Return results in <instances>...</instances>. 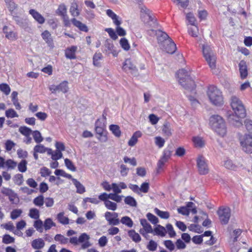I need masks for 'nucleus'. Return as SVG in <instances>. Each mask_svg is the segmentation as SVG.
Listing matches in <instances>:
<instances>
[{"instance_id":"nucleus-1","label":"nucleus","mask_w":252,"mask_h":252,"mask_svg":"<svg viewBox=\"0 0 252 252\" xmlns=\"http://www.w3.org/2000/svg\"><path fill=\"white\" fill-rule=\"evenodd\" d=\"M179 83L186 90L195 94L196 85L189 72L185 69L179 70L178 73Z\"/></svg>"},{"instance_id":"nucleus-2","label":"nucleus","mask_w":252,"mask_h":252,"mask_svg":"<svg viewBox=\"0 0 252 252\" xmlns=\"http://www.w3.org/2000/svg\"><path fill=\"white\" fill-rule=\"evenodd\" d=\"M209 125L211 128L220 136L223 137L227 129L224 119L218 115L211 116L209 119Z\"/></svg>"},{"instance_id":"nucleus-3","label":"nucleus","mask_w":252,"mask_h":252,"mask_svg":"<svg viewBox=\"0 0 252 252\" xmlns=\"http://www.w3.org/2000/svg\"><path fill=\"white\" fill-rule=\"evenodd\" d=\"M207 95L212 104L220 106L223 104V97L221 92L216 86H210L208 88Z\"/></svg>"},{"instance_id":"nucleus-4","label":"nucleus","mask_w":252,"mask_h":252,"mask_svg":"<svg viewBox=\"0 0 252 252\" xmlns=\"http://www.w3.org/2000/svg\"><path fill=\"white\" fill-rule=\"evenodd\" d=\"M160 37L158 38V40L162 42V47L167 53L173 54L176 50V45L173 40L169 37L165 32L159 31Z\"/></svg>"},{"instance_id":"nucleus-5","label":"nucleus","mask_w":252,"mask_h":252,"mask_svg":"<svg viewBox=\"0 0 252 252\" xmlns=\"http://www.w3.org/2000/svg\"><path fill=\"white\" fill-rule=\"evenodd\" d=\"M231 106L238 118H244L246 116V111L241 100L235 96L231 97Z\"/></svg>"},{"instance_id":"nucleus-6","label":"nucleus","mask_w":252,"mask_h":252,"mask_svg":"<svg viewBox=\"0 0 252 252\" xmlns=\"http://www.w3.org/2000/svg\"><path fill=\"white\" fill-rule=\"evenodd\" d=\"M202 52L204 57L211 69L216 68V57L214 55L212 50L208 45H202Z\"/></svg>"},{"instance_id":"nucleus-7","label":"nucleus","mask_w":252,"mask_h":252,"mask_svg":"<svg viewBox=\"0 0 252 252\" xmlns=\"http://www.w3.org/2000/svg\"><path fill=\"white\" fill-rule=\"evenodd\" d=\"M242 150L247 154L252 153V136L245 134L239 137Z\"/></svg>"},{"instance_id":"nucleus-8","label":"nucleus","mask_w":252,"mask_h":252,"mask_svg":"<svg viewBox=\"0 0 252 252\" xmlns=\"http://www.w3.org/2000/svg\"><path fill=\"white\" fill-rule=\"evenodd\" d=\"M198 172L200 175H206L209 172V168L205 158L200 155L196 159Z\"/></svg>"},{"instance_id":"nucleus-9","label":"nucleus","mask_w":252,"mask_h":252,"mask_svg":"<svg viewBox=\"0 0 252 252\" xmlns=\"http://www.w3.org/2000/svg\"><path fill=\"white\" fill-rule=\"evenodd\" d=\"M230 209L229 208L220 207L217 211L220 220L222 224L228 223L230 217Z\"/></svg>"},{"instance_id":"nucleus-10","label":"nucleus","mask_w":252,"mask_h":252,"mask_svg":"<svg viewBox=\"0 0 252 252\" xmlns=\"http://www.w3.org/2000/svg\"><path fill=\"white\" fill-rule=\"evenodd\" d=\"M123 69L125 71H129L131 74L135 75L137 74V69L130 59L126 60L123 66Z\"/></svg>"},{"instance_id":"nucleus-11","label":"nucleus","mask_w":252,"mask_h":252,"mask_svg":"<svg viewBox=\"0 0 252 252\" xmlns=\"http://www.w3.org/2000/svg\"><path fill=\"white\" fill-rule=\"evenodd\" d=\"M95 125V130L96 134L98 135L97 138L101 142H106L108 139L106 135L107 131L102 127L96 126L97 122H96Z\"/></svg>"},{"instance_id":"nucleus-12","label":"nucleus","mask_w":252,"mask_h":252,"mask_svg":"<svg viewBox=\"0 0 252 252\" xmlns=\"http://www.w3.org/2000/svg\"><path fill=\"white\" fill-rule=\"evenodd\" d=\"M146 16L148 17L147 21L145 22V25L147 28L156 29L158 27L157 19H155L149 13H146Z\"/></svg>"},{"instance_id":"nucleus-13","label":"nucleus","mask_w":252,"mask_h":252,"mask_svg":"<svg viewBox=\"0 0 252 252\" xmlns=\"http://www.w3.org/2000/svg\"><path fill=\"white\" fill-rule=\"evenodd\" d=\"M41 36L49 47L52 48L54 47L53 38L48 31L45 30L42 32Z\"/></svg>"},{"instance_id":"nucleus-14","label":"nucleus","mask_w":252,"mask_h":252,"mask_svg":"<svg viewBox=\"0 0 252 252\" xmlns=\"http://www.w3.org/2000/svg\"><path fill=\"white\" fill-rule=\"evenodd\" d=\"M239 71L242 79H245L248 76V69L246 62L242 60L239 63Z\"/></svg>"},{"instance_id":"nucleus-15","label":"nucleus","mask_w":252,"mask_h":252,"mask_svg":"<svg viewBox=\"0 0 252 252\" xmlns=\"http://www.w3.org/2000/svg\"><path fill=\"white\" fill-rule=\"evenodd\" d=\"M29 13L32 15L33 18L37 21L39 24H43L45 22L44 18L38 12L34 9H31Z\"/></svg>"},{"instance_id":"nucleus-16","label":"nucleus","mask_w":252,"mask_h":252,"mask_svg":"<svg viewBox=\"0 0 252 252\" xmlns=\"http://www.w3.org/2000/svg\"><path fill=\"white\" fill-rule=\"evenodd\" d=\"M77 50V47L72 46L70 48H67L65 52V55L66 58L69 59H75V52Z\"/></svg>"},{"instance_id":"nucleus-17","label":"nucleus","mask_w":252,"mask_h":252,"mask_svg":"<svg viewBox=\"0 0 252 252\" xmlns=\"http://www.w3.org/2000/svg\"><path fill=\"white\" fill-rule=\"evenodd\" d=\"M71 21L73 25L77 27L80 31L85 32H87L88 31V28L85 24L82 23L75 18L72 19Z\"/></svg>"},{"instance_id":"nucleus-18","label":"nucleus","mask_w":252,"mask_h":252,"mask_svg":"<svg viewBox=\"0 0 252 252\" xmlns=\"http://www.w3.org/2000/svg\"><path fill=\"white\" fill-rule=\"evenodd\" d=\"M44 245L45 243L41 238L34 239L32 242V246L34 249H41Z\"/></svg>"},{"instance_id":"nucleus-19","label":"nucleus","mask_w":252,"mask_h":252,"mask_svg":"<svg viewBox=\"0 0 252 252\" xmlns=\"http://www.w3.org/2000/svg\"><path fill=\"white\" fill-rule=\"evenodd\" d=\"M72 181L73 184L76 188V192L80 194H82L86 191L85 187L80 183L77 179H72Z\"/></svg>"},{"instance_id":"nucleus-20","label":"nucleus","mask_w":252,"mask_h":252,"mask_svg":"<svg viewBox=\"0 0 252 252\" xmlns=\"http://www.w3.org/2000/svg\"><path fill=\"white\" fill-rule=\"evenodd\" d=\"M140 224L143 227L144 230L146 233H153V229L151 225L149 223L147 220L145 219H142L140 220Z\"/></svg>"},{"instance_id":"nucleus-21","label":"nucleus","mask_w":252,"mask_h":252,"mask_svg":"<svg viewBox=\"0 0 252 252\" xmlns=\"http://www.w3.org/2000/svg\"><path fill=\"white\" fill-rule=\"evenodd\" d=\"M13 19L21 27L26 29L28 27V23L26 21L18 16H13Z\"/></svg>"},{"instance_id":"nucleus-22","label":"nucleus","mask_w":252,"mask_h":252,"mask_svg":"<svg viewBox=\"0 0 252 252\" xmlns=\"http://www.w3.org/2000/svg\"><path fill=\"white\" fill-rule=\"evenodd\" d=\"M57 92H61L63 93H66L68 90V82L67 81H63L61 82L59 85H57Z\"/></svg>"},{"instance_id":"nucleus-23","label":"nucleus","mask_w":252,"mask_h":252,"mask_svg":"<svg viewBox=\"0 0 252 252\" xmlns=\"http://www.w3.org/2000/svg\"><path fill=\"white\" fill-rule=\"evenodd\" d=\"M154 231L155 232L154 235H159L161 237L165 236L166 232L165 228L160 224L157 225L156 227L153 230V232Z\"/></svg>"},{"instance_id":"nucleus-24","label":"nucleus","mask_w":252,"mask_h":252,"mask_svg":"<svg viewBox=\"0 0 252 252\" xmlns=\"http://www.w3.org/2000/svg\"><path fill=\"white\" fill-rule=\"evenodd\" d=\"M128 235L135 243H138L141 240L139 234L138 233H136L134 230H129L128 231Z\"/></svg>"},{"instance_id":"nucleus-25","label":"nucleus","mask_w":252,"mask_h":252,"mask_svg":"<svg viewBox=\"0 0 252 252\" xmlns=\"http://www.w3.org/2000/svg\"><path fill=\"white\" fill-rule=\"evenodd\" d=\"M3 32L5 34V37L10 40H14L16 39V33L12 31H8V28L4 26L3 28Z\"/></svg>"},{"instance_id":"nucleus-26","label":"nucleus","mask_w":252,"mask_h":252,"mask_svg":"<svg viewBox=\"0 0 252 252\" xmlns=\"http://www.w3.org/2000/svg\"><path fill=\"white\" fill-rule=\"evenodd\" d=\"M162 130L166 136L168 137L171 136L172 132L170 124L168 122H165L162 126Z\"/></svg>"},{"instance_id":"nucleus-27","label":"nucleus","mask_w":252,"mask_h":252,"mask_svg":"<svg viewBox=\"0 0 252 252\" xmlns=\"http://www.w3.org/2000/svg\"><path fill=\"white\" fill-rule=\"evenodd\" d=\"M78 4L76 2H73L70 8V12L73 17H77L79 15L80 12L78 8Z\"/></svg>"},{"instance_id":"nucleus-28","label":"nucleus","mask_w":252,"mask_h":252,"mask_svg":"<svg viewBox=\"0 0 252 252\" xmlns=\"http://www.w3.org/2000/svg\"><path fill=\"white\" fill-rule=\"evenodd\" d=\"M109 129L112 133L117 137H120L121 135L120 127L117 125H111L109 126Z\"/></svg>"},{"instance_id":"nucleus-29","label":"nucleus","mask_w":252,"mask_h":252,"mask_svg":"<svg viewBox=\"0 0 252 252\" xmlns=\"http://www.w3.org/2000/svg\"><path fill=\"white\" fill-rule=\"evenodd\" d=\"M57 219L58 221L63 224H67L69 223V219L64 216V212H60L57 215Z\"/></svg>"},{"instance_id":"nucleus-30","label":"nucleus","mask_w":252,"mask_h":252,"mask_svg":"<svg viewBox=\"0 0 252 252\" xmlns=\"http://www.w3.org/2000/svg\"><path fill=\"white\" fill-rule=\"evenodd\" d=\"M154 211L155 213L160 217L161 219H167L169 218V213L167 211H162L158 209L157 208H155Z\"/></svg>"},{"instance_id":"nucleus-31","label":"nucleus","mask_w":252,"mask_h":252,"mask_svg":"<svg viewBox=\"0 0 252 252\" xmlns=\"http://www.w3.org/2000/svg\"><path fill=\"white\" fill-rule=\"evenodd\" d=\"M102 59V55L100 53H95L93 56V64L94 66L100 67V63L99 62Z\"/></svg>"},{"instance_id":"nucleus-32","label":"nucleus","mask_w":252,"mask_h":252,"mask_svg":"<svg viewBox=\"0 0 252 252\" xmlns=\"http://www.w3.org/2000/svg\"><path fill=\"white\" fill-rule=\"evenodd\" d=\"M56 223L54 222L51 218L46 219L44 222V227L45 230H49L53 226H56Z\"/></svg>"},{"instance_id":"nucleus-33","label":"nucleus","mask_w":252,"mask_h":252,"mask_svg":"<svg viewBox=\"0 0 252 252\" xmlns=\"http://www.w3.org/2000/svg\"><path fill=\"white\" fill-rule=\"evenodd\" d=\"M125 203L131 207H136L137 206V202L135 199L131 196H127L125 197L124 200Z\"/></svg>"},{"instance_id":"nucleus-34","label":"nucleus","mask_w":252,"mask_h":252,"mask_svg":"<svg viewBox=\"0 0 252 252\" xmlns=\"http://www.w3.org/2000/svg\"><path fill=\"white\" fill-rule=\"evenodd\" d=\"M54 239L56 241L60 242L61 244H66L68 242V238L60 234L56 235Z\"/></svg>"},{"instance_id":"nucleus-35","label":"nucleus","mask_w":252,"mask_h":252,"mask_svg":"<svg viewBox=\"0 0 252 252\" xmlns=\"http://www.w3.org/2000/svg\"><path fill=\"white\" fill-rule=\"evenodd\" d=\"M33 226L36 228V229L39 232L42 233L43 231L44 223H43L42 221L41 220L37 219L34 222Z\"/></svg>"},{"instance_id":"nucleus-36","label":"nucleus","mask_w":252,"mask_h":252,"mask_svg":"<svg viewBox=\"0 0 252 252\" xmlns=\"http://www.w3.org/2000/svg\"><path fill=\"white\" fill-rule=\"evenodd\" d=\"M14 183L18 186L22 185L24 182L23 176L21 174H17L13 177Z\"/></svg>"},{"instance_id":"nucleus-37","label":"nucleus","mask_w":252,"mask_h":252,"mask_svg":"<svg viewBox=\"0 0 252 252\" xmlns=\"http://www.w3.org/2000/svg\"><path fill=\"white\" fill-rule=\"evenodd\" d=\"M121 222L129 227H131L133 224L132 220L127 216L122 217L121 220Z\"/></svg>"},{"instance_id":"nucleus-38","label":"nucleus","mask_w":252,"mask_h":252,"mask_svg":"<svg viewBox=\"0 0 252 252\" xmlns=\"http://www.w3.org/2000/svg\"><path fill=\"white\" fill-rule=\"evenodd\" d=\"M192 140L195 146L196 147L201 148L204 145V141L200 137H194L192 138Z\"/></svg>"},{"instance_id":"nucleus-39","label":"nucleus","mask_w":252,"mask_h":252,"mask_svg":"<svg viewBox=\"0 0 252 252\" xmlns=\"http://www.w3.org/2000/svg\"><path fill=\"white\" fill-rule=\"evenodd\" d=\"M33 137L34 141L37 143H39L43 140L40 132L38 130H35L32 132Z\"/></svg>"},{"instance_id":"nucleus-40","label":"nucleus","mask_w":252,"mask_h":252,"mask_svg":"<svg viewBox=\"0 0 252 252\" xmlns=\"http://www.w3.org/2000/svg\"><path fill=\"white\" fill-rule=\"evenodd\" d=\"M19 132L25 136H30L32 132V129L26 126H21L19 129Z\"/></svg>"},{"instance_id":"nucleus-41","label":"nucleus","mask_w":252,"mask_h":252,"mask_svg":"<svg viewBox=\"0 0 252 252\" xmlns=\"http://www.w3.org/2000/svg\"><path fill=\"white\" fill-rule=\"evenodd\" d=\"M29 215L31 218L37 220L39 218V212L36 208H32L30 210Z\"/></svg>"},{"instance_id":"nucleus-42","label":"nucleus","mask_w":252,"mask_h":252,"mask_svg":"<svg viewBox=\"0 0 252 252\" xmlns=\"http://www.w3.org/2000/svg\"><path fill=\"white\" fill-rule=\"evenodd\" d=\"M15 239L9 234H5L2 237V243L5 244H11L14 242Z\"/></svg>"},{"instance_id":"nucleus-43","label":"nucleus","mask_w":252,"mask_h":252,"mask_svg":"<svg viewBox=\"0 0 252 252\" xmlns=\"http://www.w3.org/2000/svg\"><path fill=\"white\" fill-rule=\"evenodd\" d=\"M120 44L122 48L128 51L130 48V46L128 40L125 37L122 38L120 41Z\"/></svg>"},{"instance_id":"nucleus-44","label":"nucleus","mask_w":252,"mask_h":252,"mask_svg":"<svg viewBox=\"0 0 252 252\" xmlns=\"http://www.w3.org/2000/svg\"><path fill=\"white\" fill-rule=\"evenodd\" d=\"M27 161L25 159H23L18 165V168L19 171L25 172L27 171Z\"/></svg>"},{"instance_id":"nucleus-45","label":"nucleus","mask_w":252,"mask_h":252,"mask_svg":"<svg viewBox=\"0 0 252 252\" xmlns=\"http://www.w3.org/2000/svg\"><path fill=\"white\" fill-rule=\"evenodd\" d=\"M148 220L153 224H157L158 222V218L151 213H148L146 215Z\"/></svg>"},{"instance_id":"nucleus-46","label":"nucleus","mask_w":252,"mask_h":252,"mask_svg":"<svg viewBox=\"0 0 252 252\" xmlns=\"http://www.w3.org/2000/svg\"><path fill=\"white\" fill-rule=\"evenodd\" d=\"M33 203L37 206H41L44 204V197L40 195L35 197L33 201Z\"/></svg>"},{"instance_id":"nucleus-47","label":"nucleus","mask_w":252,"mask_h":252,"mask_svg":"<svg viewBox=\"0 0 252 252\" xmlns=\"http://www.w3.org/2000/svg\"><path fill=\"white\" fill-rule=\"evenodd\" d=\"M64 163L68 169L72 171H75L76 170V167L74 166L72 161H71L70 159L65 158L64 159Z\"/></svg>"},{"instance_id":"nucleus-48","label":"nucleus","mask_w":252,"mask_h":252,"mask_svg":"<svg viewBox=\"0 0 252 252\" xmlns=\"http://www.w3.org/2000/svg\"><path fill=\"white\" fill-rule=\"evenodd\" d=\"M104 204L108 209L111 210L112 211L116 210L117 207V205L116 203L112 202L109 200L106 201Z\"/></svg>"},{"instance_id":"nucleus-49","label":"nucleus","mask_w":252,"mask_h":252,"mask_svg":"<svg viewBox=\"0 0 252 252\" xmlns=\"http://www.w3.org/2000/svg\"><path fill=\"white\" fill-rule=\"evenodd\" d=\"M157 243L153 240H151L147 246V248L150 251L154 252L157 250Z\"/></svg>"},{"instance_id":"nucleus-50","label":"nucleus","mask_w":252,"mask_h":252,"mask_svg":"<svg viewBox=\"0 0 252 252\" xmlns=\"http://www.w3.org/2000/svg\"><path fill=\"white\" fill-rule=\"evenodd\" d=\"M5 116L7 118H13L14 117H18V115L13 109H9L5 111Z\"/></svg>"},{"instance_id":"nucleus-51","label":"nucleus","mask_w":252,"mask_h":252,"mask_svg":"<svg viewBox=\"0 0 252 252\" xmlns=\"http://www.w3.org/2000/svg\"><path fill=\"white\" fill-rule=\"evenodd\" d=\"M47 148L44 147L43 145L39 144L36 145L33 149L35 153H44L46 152Z\"/></svg>"},{"instance_id":"nucleus-52","label":"nucleus","mask_w":252,"mask_h":252,"mask_svg":"<svg viewBox=\"0 0 252 252\" xmlns=\"http://www.w3.org/2000/svg\"><path fill=\"white\" fill-rule=\"evenodd\" d=\"M0 90L6 95L9 94L10 92V88L9 86L5 83L0 84Z\"/></svg>"},{"instance_id":"nucleus-53","label":"nucleus","mask_w":252,"mask_h":252,"mask_svg":"<svg viewBox=\"0 0 252 252\" xmlns=\"http://www.w3.org/2000/svg\"><path fill=\"white\" fill-rule=\"evenodd\" d=\"M109 199H112L117 202H120L122 200V198L124 197L123 195H119L117 193H109Z\"/></svg>"},{"instance_id":"nucleus-54","label":"nucleus","mask_w":252,"mask_h":252,"mask_svg":"<svg viewBox=\"0 0 252 252\" xmlns=\"http://www.w3.org/2000/svg\"><path fill=\"white\" fill-rule=\"evenodd\" d=\"M5 1L10 11L12 12L17 8V5L13 1L11 0H5Z\"/></svg>"},{"instance_id":"nucleus-55","label":"nucleus","mask_w":252,"mask_h":252,"mask_svg":"<svg viewBox=\"0 0 252 252\" xmlns=\"http://www.w3.org/2000/svg\"><path fill=\"white\" fill-rule=\"evenodd\" d=\"M8 198L12 204H17L19 202V197L17 194L15 192L11 194Z\"/></svg>"},{"instance_id":"nucleus-56","label":"nucleus","mask_w":252,"mask_h":252,"mask_svg":"<svg viewBox=\"0 0 252 252\" xmlns=\"http://www.w3.org/2000/svg\"><path fill=\"white\" fill-rule=\"evenodd\" d=\"M56 13L62 16L66 14V8L64 5H60L56 11Z\"/></svg>"},{"instance_id":"nucleus-57","label":"nucleus","mask_w":252,"mask_h":252,"mask_svg":"<svg viewBox=\"0 0 252 252\" xmlns=\"http://www.w3.org/2000/svg\"><path fill=\"white\" fill-rule=\"evenodd\" d=\"M105 31L107 32L110 37L113 40H116L118 38L117 34L115 31L112 28H106Z\"/></svg>"},{"instance_id":"nucleus-58","label":"nucleus","mask_w":252,"mask_h":252,"mask_svg":"<svg viewBox=\"0 0 252 252\" xmlns=\"http://www.w3.org/2000/svg\"><path fill=\"white\" fill-rule=\"evenodd\" d=\"M173 145L170 144L164 150L163 153L165 156L170 158L171 154L173 152Z\"/></svg>"},{"instance_id":"nucleus-59","label":"nucleus","mask_w":252,"mask_h":252,"mask_svg":"<svg viewBox=\"0 0 252 252\" xmlns=\"http://www.w3.org/2000/svg\"><path fill=\"white\" fill-rule=\"evenodd\" d=\"M178 212L183 215L189 216L190 213V209L187 208L186 206H182L178 208Z\"/></svg>"},{"instance_id":"nucleus-60","label":"nucleus","mask_w":252,"mask_h":252,"mask_svg":"<svg viewBox=\"0 0 252 252\" xmlns=\"http://www.w3.org/2000/svg\"><path fill=\"white\" fill-rule=\"evenodd\" d=\"M165 247L170 251H172L175 249V245L171 240H165L163 242Z\"/></svg>"},{"instance_id":"nucleus-61","label":"nucleus","mask_w":252,"mask_h":252,"mask_svg":"<svg viewBox=\"0 0 252 252\" xmlns=\"http://www.w3.org/2000/svg\"><path fill=\"white\" fill-rule=\"evenodd\" d=\"M22 211L20 209H15L13 210L10 215L11 218L12 220L16 219L18 217L22 214Z\"/></svg>"},{"instance_id":"nucleus-62","label":"nucleus","mask_w":252,"mask_h":252,"mask_svg":"<svg viewBox=\"0 0 252 252\" xmlns=\"http://www.w3.org/2000/svg\"><path fill=\"white\" fill-rule=\"evenodd\" d=\"M224 166L225 168L229 169L235 170L236 168V166L233 163L231 160L229 159L225 161Z\"/></svg>"},{"instance_id":"nucleus-63","label":"nucleus","mask_w":252,"mask_h":252,"mask_svg":"<svg viewBox=\"0 0 252 252\" xmlns=\"http://www.w3.org/2000/svg\"><path fill=\"white\" fill-rule=\"evenodd\" d=\"M166 227L168 232V234L170 237H174L176 236V233L175 231L174 230L173 227L171 224L168 223L166 225Z\"/></svg>"},{"instance_id":"nucleus-64","label":"nucleus","mask_w":252,"mask_h":252,"mask_svg":"<svg viewBox=\"0 0 252 252\" xmlns=\"http://www.w3.org/2000/svg\"><path fill=\"white\" fill-rule=\"evenodd\" d=\"M90 238L89 235L86 233H82L78 238L79 243H83L87 241H89Z\"/></svg>"}]
</instances>
